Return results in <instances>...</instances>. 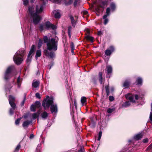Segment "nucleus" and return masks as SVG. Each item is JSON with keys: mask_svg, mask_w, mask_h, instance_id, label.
<instances>
[{"mask_svg": "<svg viewBox=\"0 0 152 152\" xmlns=\"http://www.w3.org/2000/svg\"><path fill=\"white\" fill-rule=\"evenodd\" d=\"M106 93L107 94V96H108L110 95V92L109 91H106Z\"/></svg>", "mask_w": 152, "mask_h": 152, "instance_id": "bf43d9fd", "label": "nucleus"}, {"mask_svg": "<svg viewBox=\"0 0 152 152\" xmlns=\"http://www.w3.org/2000/svg\"><path fill=\"white\" fill-rule=\"evenodd\" d=\"M12 87H11L10 85L9 84L8 85V86L7 87V86L5 88V90L6 91H7V90L9 91L11 89Z\"/></svg>", "mask_w": 152, "mask_h": 152, "instance_id": "a19ab883", "label": "nucleus"}, {"mask_svg": "<svg viewBox=\"0 0 152 152\" xmlns=\"http://www.w3.org/2000/svg\"><path fill=\"white\" fill-rule=\"evenodd\" d=\"M111 91H114V88H111Z\"/></svg>", "mask_w": 152, "mask_h": 152, "instance_id": "69168bd1", "label": "nucleus"}, {"mask_svg": "<svg viewBox=\"0 0 152 152\" xmlns=\"http://www.w3.org/2000/svg\"><path fill=\"white\" fill-rule=\"evenodd\" d=\"M42 44V41L41 39H39V42L38 45V47L39 48H40Z\"/></svg>", "mask_w": 152, "mask_h": 152, "instance_id": "72a5a7b5", "label": "nucleus"}, {"mask_svg": "<svg viewBox=\"0 0 152 152\" xmlns=\"http://www.w3.org/2000/svg\"><path fill=\"white\" fill-rule=\"evenodd\" d=\"M142 135L141 133L137 134L134 137V139L136 140H140L142 137Z\"/></svg>", "mask_w": 152, "mask_h": 152, "instance_id": "f3484780", "label": "nucleus"}, {"mask_svg": "<svg viewBox=\"0 0 152 152\" xmlns=\"http://www.w3.org/2000/svg\"><path fill=\"white\" fill-rule=\"evenodd\" d=\"M31 110L33 112L35 111V106L34 105L32 104L31 106Z\"/></svg>", "mask_w": 152, "mask_h": 152, "instance_id": "4c0bfd02", "label": "nucleus"}, {"mask_svg": "<svg viewBox=\"0 0 152 152\" xmlns=\"http://www.w3.org/2000/svg\"><path fill=\"white\" fill-rule=\"evenodd\" d=\"M69 17L71 20V22L72 26L75 27L77 23V21L75 20L72 15H69Z\"/></svg>", "mask_w": 152, "mask_h": 152, "instance_id": "ddd939ff", "label": "nucleus"}, {"mask_svg": "<svg viewBox=\"0 0 152 152\" xmlns=\"http://www.w3.org/2000/svg\"><path fill=\"white\" fill-rule=\"evenodd\" d=\"M35 105L37 107H39L41 105L39 101H36L35 102Z\"/></svg>", "mask_w": 152, "mask_h": 152, "instance_id": "ea45409f", "label": "nucleus"}, {"mask_svg": "<svg viewBox=\"0 0 152 152\" xmlns=\"http://www.w3.org/2000/svg\"><path fill=\"white\" fill-rule=\"evenodd\" d=\"M134 97L136 100H138V95L136 94L134 95Z\"/></svg>", "mask_w": 152, "mask_h": 152, "instance_id": "4d7b16f0", "label": "nucleus"}, {"mask_svg": "<svg viewBox=\"0 0 152 152\" xmlns=\"http://www.w3.org/2000/svg\"><path fill=\"white\" fill-rule=\"evenodd\" d=\"M35 51V45H33L31 47V48L30 50V51L28 55L27 58L26 59V63L28 64H29L31 61V58L30 57L31 56L33 53Z\"/></svg>", "mask_w": 152, "mask_h": 152, "instance_id": "0eeeda50", "label": "nucleus"}, {"mask_svg": "<svg viewBox=\"0 0 152 152\" xmlns=\"http://www.w3.org/2000/svg\"><path fill=\"white\" fill-rule=\"evenodd\" d=\"M41 51L40 50H37V51L36 54L35 55V57L37 59L38 57L41 56Z\"/></svg>", "mask_w": 152, "mask_h": 152, "instance_id": "b1692460", "label": "nucleus"}, {"mask_svg": "<svg viewBox=\"0 0 152 152\" xmlns=\"http://www.w3.org/2000/svg\"><path fill=\"white\" fill-rule=\"evenodd\" d=\"M86 101V98L85 97L83 96L81 99V102L83 105Z\"/></svg>", "mask_w": 152, "mask_h": 152, "instance_id": "cd10ccee", "label": "nucleus"}, {"mask_svg": "<svg viewBox=\"0 0 152 152\" xmlns=\"http://www.w3.org/2000/svg\"><path fill=\"white\" fill-rule=\"evenodd\" d=\"M23 4L25 5H27L28 3V0H23Z\"/></svg>", "mask_w": 152, "mask_h": 152, "instance_id": "c03bdc74", "label": "nucleus"}, {"mask_svg": "<svg viewBox=\"0 0 152 152\" xmlns=\"http://www.w3.org/2000/svg\"><path fill=\"white\" fill-rule=\"evenodd\" d=\"M35 0H31V3H33L34 2Z\"/></svg>", "mask_w": 152, "mask_h": 152, "instance_id": "e2e57ef3", "label": "nucleus"}, {"mask_svg": "<svg viewBox=\"0 0 152 152\" xmlns=\"http://www.w3.org/2000/svg\"><path fill=\"white\" fill-rule=\"evenodd\" d=\"M132 141L131 140H129V142H131Z\"/></svg>", "mask_w": 152, "mask_h": 152, "instance_id": "774afa93", "label": "nucleus"}, {"mask_svg": "<svg viewBox=\"0 0 152 152\" xmlns=\"http://www.w3.org/2000/svg\"><path fill=\"white\" fill-rule=\"evenodd\" d=\"M110 8L109 7H107L106 10V14L104 15H106L107 16H108L110 14Z\"/></svg>", "mask_w": 152, "mask_h": 152, "instance_id": "473e14b6", "label": "nucleus"}, {"mask_svg": "<svg viewBox=\"0 0 152 152\" xmlns=\"http://www.w3.org/2000/svg\"><path fill=\"white\" fill-rule=\"evenodd\" d=\"M34 137V135L33 134H31L30 135L29 138L30 139H32Z\"/></svg>", "mask_w": 152, "mask_h": 152, "instance_id": "6e6d98bb", "label": "nucleus"}, {"mask_svg": "<svg viewBox=\"0 0 152 152\" xmlns=\"http://www.w3.org/2000/svg\"><path fill=\"white\" fill-rule=\"evenodd\" d=\"M14 68L13 66H9L7 69L4 74V78L5 80L7 81L10 79L12 76V71Z\"/></svg>", "mask_w": 152, "mask_h": 152, "instance_id": "423d86ee", "label": "nucleus"}, {"mask_svg": "<svg viewBox=\"0 0 152 152\" xmlns=\"http://www.w3.org/2000/svg\"><path fill=\"white\" fill-rule=\"evenodd\" d=\"M56 11L55 10L54 11V13H55L54 17L56 18H60L61 15L58 12H57L55 13Z\"/></svg>", "mask_w": 152, "mask_h": 152, "instance_id": "c85d7f7f", "label": "nucleus"}, {"mask_svg": "<svg viewBox=\"0 0 152 152\" xmlns=\"http://www.w3.org/2000/svg\"><path fill=\"white\" fill-rule=\"evenodd\" d=\"M152 148V143L147 148V150H149Z\"/></svg>", "mask_w": 152, "mask_h": 152, "instance_id": "603ef678", "label": "nucleus"}, {"mask_svg": "<svg viewBox=\"0 0 152 152\" xmlns=\"http://www.w3.org/2000/svg\"><path fill=\"white\" fill-rule=\"evenodd\" d=\"M108 1L107 0H101L95 7V10L97 12L99 13L100 12V8H104L107 6Z\"/></svg>", "mask_w": 152, "mask_h": 152, "instance_id": "39448f33", "label": "nucleus"}, {"mask_svg": "<svg viewBox=\"0 0 152 152\" xmlns=\"http://www.w3.org/2000/svg\"><path fill=\"white\" fill-rule=\"evenodd\" d=\"M58 40V37L55 39L49 38L47 36H44L43 37L44 42L46 44L47 49L50 51H56L57 50Z\"/></svg>", "mask_w": 152, "mask_h": 152, "instance_id": "7ed1b4c3", "label": "nucleus"}, {"mask_svg": "<svg viewBox=\"0 0 152 152\" xmlns=\"http://www.w3.org/2000/svg\"><path fill=\"white\" fill-rule=\"evenodd\" d=\"M84 13L85 15H87L88 14V12L87 11H85L84 12Z\"/></svg>", "mask_w": 152, "mask_h": 152, "instance_id": "0e129e2a", "label": "nucleus"}, {"mask_svg": "<svg viewBox=\"0 0 152 152\" xmlns=\"http://www.w3.org/2000/svg\"><path fill=\"white\" fill-rule=\"evenodd\" d=\"M49 56L51 58L54 57L55 56V53L53 52H50L48 53Z\"/></svg>", "mask_w": 152, "mask_h": 152, "instance_id": "2f4dec72", "label": "nucleus"}, {"mask_svg": "<svg viewBox=\"0 0 152 152\" xmlns=\"http://www.w3.org/2000/svg\"><path fill=\"white\" fill-rule=\"evenodd\" d=\"M110 6L112 11H113L115 10V5L114 3L113 2L111 3Z\"/></svg>", "mask_w": 152, "mask_h": 152, "instance_id": "5701e85b", "label": "nucleus"}, {"mask_svg": "<svg viewBox=\"0 0 152 152\" xmlns=\"http://www.w3.org/2000/svg\"><path fill=\"white\" fill-rule=\"evenodd\" d=\"M42 106L45 110L48 109L50 106V109L51 113L54 115L56 114L58 110V107L56 104H53V97H49L47 96L46 98L43 101Z\"/></svg>", "mask_w": 152, "mask_h": 152, "instance_id": "f03ea898", "label": "nucleus"}, {"mask_svg": "<svg viewBox=\"0 0 152 152\" xmlns=\"http://www.w3.org/2000/svg\"><path fill=\"white\" fill-rule=\"evenodd\" d=\"M102 136V132L101 131H100L98 133V137L97 139L99 141L100 140Z\"/></svg>", "mask_w": 152, "mask_h": 152, "instance_id": "58836bf2", "label": "nucleus"}, {"mask_svg": "<svg viewBox=\"0 0 152 152\" xmlns=\"http://www.w3.org/2000/svg\"><path fill=\"white\" fill-rule=\"evenodd\" d=\"M11 108H10L9 110V113L10 115H12L13 114L14 110L15 109L16 107V105L15 107H11Z\"/></svg>", "mask_w": 152, "mask_h": 152, "instance_id": "393cba45", "label": "nucleus"}, {"mask_svg": "<svg viewBox=\"0 0 152 152\" xmlns=\"http://www.w3.org/2000/svg\"><path fill=\"white\" fill-rule=\"evenodd\" d=\"M22 81V79L20 78V76H19L17 80V84L18 87L19 88L20 86V83Z\"/></svg>", "mask_w": 152, "mask_h": 152, "instance_id": "412c9836", "label": "nucleus"}, {"mask_svg": "<svg viewBox=\"0 0 152 152\" xmlns=\"http://www.w3.org/2000/svg\"><path fill=\"white\" fill-rule=\"evenodd\" d=\"M48 115V114L46 111L43 112L41 114V116L42 118L44 119L47 118Z\"/></svg>", "mask_w": 152, "mask_h": 152, "instance_id": "a211bd4d", "label": "nucleus"}, {"mask_svg": "<svg viewBox=\"0 0 152 152\" xmlns=\"http://www.w3.org/2000/svg\"><path fill=\"white\" fill-rule=\"evenodd\" d=\"M107 17L106 15H104L103 17V19L104 20V25L107 24L108 22V19L107 18Z\"/></svg>", "mask_w": 152, "mask_h": 152, "instance_id": "bb28decb", "label": "nucleus"}, {"mask_svg": "<svg viewBox=\"0 0 152 152\" xmlns=\"http://www.w3.org/2000/svg\"><path fill=\"white\" fill-rule=\"evenodd\" d=\"M99 80L100 84H103L102 80L103 78L102 76V74L101 72H99L98 75Z\"/></svg>", "mask_w": 152, "mask_h": 152, "instance_id": "6ab92c4d", "label": "nucleus"}, {"mask_svg": "<svg viewBox=\"0 0 152 152\" xmlns=\"http://www.w3.org/2000/svg\"><path fill=\"white\" fill-rule=\"evenodd\" d=\"M114 97L112 96H110L109 97V100L110 101H113L114 100Z\"/></svg>", "mask_w": 152, "mask_h": 152, "instance_id": "09e8293b", "label": "nucleus"}, {"mask_svg": "<svg viewBox=\"0 0 152 152\" xmlns=\"http://www.w3.org/2000/svg\"><path fill=\"white\" fill-rule=\"evenodd\" d=\"M151 112L150 114L149 119L151 121V123H152V103L151 104Z\"/></svg>", "mask_w": 152, "mask_h": 152, "instance_id": "c9c22d12", "label": "nucleus"}, {"mask_svg": "<svg viewBox=\"0 0 152 152\" xmlns=\"http://www.w3.org/2000/svg\"><path fill=\"white\" fill-rule=\"evenodd\" d=\"M70 48L71 49H75L74 46V43L72 42H70Z\"/></svg>", "mask_w": 152, "mask_h": 152, "instance_id": "de8ad7c7", "label": "nucleus"}, {"mask_svg": "<svg viewBox=\"0 0 152 152\" xmlns=\"http://www.w3.org/2000/svg\"><path fill=\"white\" fill-rule=\"evenodd\" d=\"M25 99V100L26 99V94H24L23 99Z\"/></svg>", "mask_w": 152, "mask_h": 152, "instance_id": "680f3d73", "label": "nucleus"}, {"mask_svg": "<svg viewBox=\"0 0 152 152\" xmlns=\"http://www.w3.org/2000/svg\"><path fill=\"white\" fill-rule=\"evenodd\" d=\"M44 28H45L44 24L43 25L42 24H41L39 26V30L41 31H42L44 30Z\"/></svg>", "mask_w": 152, "mask_h": 152, "instance_id": "f704fd0d", "label": "nucleus"}, {"mask_svg": "<svg viewBox=\"0 0 152 152\" xmlns=\"http://www.w3.org/2000/svg\"><path fill=\"white\" fill-rule=\"evenodd\" d=\"M21 119V118H18L15 121V124L16 125H18L19 124L20 121Z\"/></svg>", "mask_w": 152, "mask_h": 152, "instance_id": "37998d69", "label": "nucleus"}, {"mask_svg": "<svg viewBox=\"0 0 152 152\" xmlns=\"http://www.w3.org/2000/svg\"><path fill=\"white\" fill-rule=\"evenodd\" d=\"M72 29V28L71 26H69L68 27V34L69 38L71 37V33Z\"/></svg>", "mask_w": 152, "mask_h": 152, "instance_id": "c756f323", "label": "nucleus"}, {"mask_svg": "<svg viewBox=\"0 0 152 152\" xmlns=\"http://www.w3.org/2000/svg\"><path fill=\"white\" fill-rule=\"evenodd\" d=\"M73 1V0H69V2H68L65 3V4L66 5H70L72 3Z\"/></svg>", "mask_w": 152, "mask_h": 152, "instance_id": "a18cd8bd", "label": "nucleus"}, {"mask_svg": "<svg viewBox=\"0 0 152 152\" xmlns=\"http://www.w3.org/2000/svg\"><path fill=\"white\" fill-rule=\"evenodd\" d=\"M130 82L129 80H126L123 83V87L125 88H127L129 87Z\"/></svg>", "mask_w": 152, "mask_h": 152, "instance_id": "dca6fc26", "label": "nucleus"}, {"mask_svg": "<svg viewBox=\"0 0 152 152\" xmlns=\"http://www.w3.org/2000/svg\"><path fill=\"white\" fill-rule=\"evenodd\" d=\"M105 90H106V92L109 91V87L108 86H105Z\"/></svg>", "mask_w": 152, "mask_h": 152, "instance_id": "5fc2aeb1", "label": "nucleus"}, {"mask_svg": "<svg viewBox=\"0 0 152 152\" xmlns=\"http://www.w3.org/2000/svg\"><path fill=\"white\" fill-rule=\"evenodd\" d=\"M107 72H106V77L107 78H109L110 76V74H111L112 72V68L110 65L106 66Z\"/></svg>", "mask_w": 152, "mask_h": 152, "instance_id": "9b49d317", "label": "nucleus"}, {"mask_svg": "<svg viewBox=\"0 0 152 152\" xmlns=\"http://www.w3.org/2000/svg\"><path fill=\"white\" fill-rule=\"evenodd\" d=\"M87 32L88 34H90V31L89 30H87Z\"/></svg>", "mask_w": 152, "mask_h": 152, "instance_id": "338daca9", "label": "nucleus"}, {"mask_svg": "<svg viewBox=\"0 0 152 152\" xmlns=\"http://www.w3.org/2000/svg\"><path fill=\"white\" fill-rule=\"evenodd\" d=\"M42 149L41 144H39L37 146L35 152H41Z\"/></svg>", "mask_w": 152, "mask_h": 152, "instance_id": "7c9ffc66", "label": "nucleus"}, {"mask_svg": "<svg viewBox=\"0 0 152 152\" xmlns=\"http://www.w3.org/2000/svg\"><path fill=\"white\" fill-rule=\"evenodd\" d=\"M102 34V32L101 31H99L98 33V35L99 36L101 35Z\"/></svg>", "mask_w": 152, "mask_h": 152, "instance_id": "13d9d810", "label": "nucleus"}, {"mask_svg": "<svg viewBox=\"0 0 152 152\" xmlns=\"http://www.w3.org/2000/svg\"><path fill=\"white\" fill-rule=\"evenodd\" d=\"M26 100H25V99H23V100L21 102V104H20L21 106H23V105L25 103V102L26 101Z\"/></svg>", "mask_w": 152, "mask_h": 152, "instance_id": "3c124183", "label": "nucleus"}, {"mask_svg": "<svg viewBox=\"0 0 152 152\" xmlns=\"http://www.w3.org/2000/svg\"><path fill=\"white\" fill-rule=\"evenodd\" d=\"M35 96L37 98L39 99H40L41 98V97L40 96V94L39 93H36L35 94Z\"/></svg>", "mask_w": 152, "mask_h": 152, "instance_id": "8fccbe9b", "label": "nucleus"}, {"mask_svg": "<svg viewBox=\"0 0 152 152\" xmlns=\"http://www.w3.org/2000/svg\"><path fill=\"white\" fill-rule=\"evenodd\" d=\"M25 51L24 49H21L18 51L13 57L14 62L17 65H19L22 62L23 58Z\"/></svg>", "mask_w": 152, "mask_h": 152, "instance_id": "20e7f679", "label": "nucleus"}, {"mask_svg": "<svg viewBox=\"0 0 152 152\" xmlns=\"http://www.w3.org/2000/svg\"><path fill=\"white\" fill-rule=\"evenodd\" d=\"M115 109L114 108H108L107 110V112L110 114L113 112L114 110H115Z\"/></svg>", "mask_w": 152, "mask_h": 152, "instance_id": "e433bc0d", "label": "nucleus"}, {"mask_svg": "<svg viewBox=\"0 0 152 152\" xmlns=\"http://www.w3.org/2000/svg\"><path fill=\"white\" fill-rule=\"evenodd\" d=\"M148 142V139L147 138H145L143 139V142L144 143H146L147 142Z\"/></svg>", "mask_w": 152, "mask_h": 152, "instance_id": "864d4df0", "label": "nucleus"}, {"mask_svg": "<svg viewBox=\"0 0 152 152\" xmlns=\"http://www.w3.org/2000/svg\"><path fill=\"white\" fill-rule=\"evenodd\" d=\"M39 84L40 82L39 81H35L34 80L32 85V87L33 88H38Z\"/></svg>", "mask_w": 152, "mask_h": 152, "instance_id": "4468645a", "label": "nucleus"}, {"mask_svg": "<svg viewBox=\"0 0 152 152\" xmlns=\"http://www.w3.org/2000/svg\"><path fill=\"white\" fill-rule=\"evenodd\" d=\"M37 115L36 113H34L32 114V116L33 119L34 120L36 119L37 117Z\"/></svg>", "mask_w": 152, "mask_h": 152, "instance_id": "79ce46f5", "label": "nucleus"}, {"mask_svg": "<svg viewBox=\"0 0 152 152\" xmlns=\"http://www.w3.org/2000/svg\"><path fill=\"white\" fill-rule=\"evenodd\" d=\"M32 123V121H26L23 122L22 126L24 129L27 128L29 125Z\"/></svg>", "mask_w": 152, "mask_h": 152, "instance_id": "2eb2a0df", "label": "nucleus"}, {"mask_svg": "<svg viewBox=\"0 0 152 152\" xmlns=\"http://www.w3.org/2000/svg\"><path fill=\"white\" fill-rule=\"evenodd\" d=\"M42 2V4H39L36 6V12H34V7L33 6L28 7V11L30 15V18L33 23H39L42 19L40 16L39 13L42 12L43 10L44 7L46 4L44 0H41Z\"/></svg>", "mask_w": 152, "mask_h": 152, "instance_id": "f257e3e1", "label": "nucleus"}, {"mask_svg": "<svg viewBox=\"0 0 152 152\" xmlns=\"http://www.w3.org/2000/svg\"><path fill=\"white\" fill-rule=\"evenodd\" d=\"M130 105V102L129 101H127L123 103L122 105V107H129Z\"/></svg>", "mask_w": 152, "mask_h": 152, "instance_id": "4be33fe9", "label": "nucleus"}, {"mask_svg": "<svg viewBox=\"0 0 152 152\" xmlns=\"http://www.w3.org/2000/svg\"><path fill=\"white\" fill-rule=\"evenodd\" d=\"M20 144H18L15 148V152H16V151H18V150L20 149Z\"/></svg>", "mask_w": 152, "mask_h": 152, "instance_id": "49530a36", "label": "nucleus"}, {"mask_svg": "<svg viewBox=\"0 0 152 152\" xmlns=\"http://www.w3.org/2000/svg\"><path fill=\"white\" fill-rule=\"evenodd\" d=\"M115 48L114 46L113 45H111L105 50V55L106 56H110L112 53L115 51Z\"/></svg>", "mask_w": 152, "mask_h": 152, "instance_id": "1a4fd4ad", "label": "nucleus"}, {"mask_svg": "<svg viewBox=\"0 0 152 152\" xmlns=\"http://www.w3.org/2000/svg\"><path fill=\"white\" fill-rule=\"evenodd\" d=\"M15 98L12 95H10L9 96V102L11 107H15L16 105L15 103Z\"/></svg>", "mask_w": 152, "mask_h": 152, "instance_id": "9d476101", "label": "nucleus"}, {"mask_svg": "<svg viewBox=\"0 0 152 152\" xmlns=\"http://www.w3.org/2000/svg\"><path fill=\"white\" fill-rule=\"evenodd\" d=\"M87 40L90 41L91 42H93L94 41V38L93 37L89 35H86L85 37Z\"/></svg>", "mask_w": 152, "mask_h": 152, "instance_id": "a878e982", "label": "nucleus"}, {"mask_svg": "<svg viewBox=\"0 0 152 152\" xmlns=\"http://www.w3.org/2000/svg\"><path fill=\"white\" fill-rule=\"evenodd\" d=\"M74 49H71V53L73 54L74 53Z\"/></svg>", "mask_w": 152, "mask_h": 152, "instance_id": "052dcab7", "label": "nucleus"}, {"mask_svg": "<svg viewBox=\"0 0 152 152\" xmlns=\"http://www.w3.org/2000/svg\"><path fill=\"white\" fill-rule=\"evenodd\" d=\"M134 94L130 93H128L125 95V97L127 99L129 100L130 102L134 103L135 102V100L134 99Z\"/></svg>", "mask_w": 152, "mask_h": 152, "instance_id": "f8f14e48", "label": "nucleus"}, {"mask_svg": "<svg viewBox=\"0 0 152 152\" xmlns=\"http://www.w3.org/2000/svg\"><path fill=\"white\" fill-rule=\"evenodd\" d=\"M45 28L48 29L55 30L56 28V26L51 24L49 21H47L44 23Z\"/></svg>", "mask_w": 152, "mask_h": 152, "instance_id": "6e6552de", "label": "nucleus"}, {"mask_svg": "<svg viewBox=\"0 0 152 152\" xmlns=\"http://www.w3.org/2000/svg\"><path fill=\"white\" fill-rule=\"evenodd\" d=\"M136 82L137 83V85H142V79L140 77H139L137 79Z\"/></svg>", "mask_w": 152, "mask_h": 152, "instance_id": "aec40b11", "label": "nucleus"}]
</instances>
